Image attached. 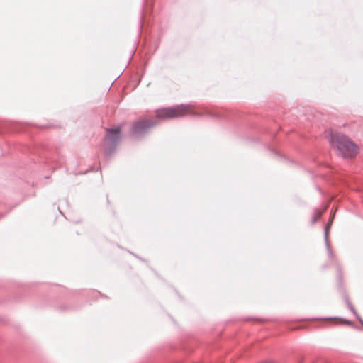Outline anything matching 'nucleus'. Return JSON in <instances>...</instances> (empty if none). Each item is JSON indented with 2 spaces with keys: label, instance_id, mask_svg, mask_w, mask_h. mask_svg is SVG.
<instances>
[{
  "label": "nucleus",
  "instance_id": "obj_1",
  "mask_svg": "<svg viewBox=\"0 0 363 363\" xmlns=\"http://www.w3.org/2000/svg\"><path fill=\"white\" fill-rule=\"evenodd\" d=\"M330 143L337 152L343 157H352L358 152L357 145L344 135L332 134Z\"/></svg>",
  "mask_w": 363,
  "mask_h": 363
},
{
  "label": "nucleus",
  "instance_id": "obj_2",
  "mask_svg": "<svg viewBox=\"0 0 363 363\" xmlns=\"http://www.w3.org/2000/svg\"><path fill=\"white\" fill-rule=\"evenodd\" d=\"M191 111L188 105L181 104L173 107L160 108L157 111V117L162 119H171L182 117Z\"/></svg>",
  "mask_w": 363,
  "mask_h": 363
},
{
  "label": "nucleus",
  "instance_id": "obj_3",
  "mask_svg": "<svg viewBox=\"0 0 363 363\" xmlns=\"http://www.w3.org/2000/svg\"><path fill=\"white\" fill-rule=\"evenodd\" d=\"M155 125V122L150 119L140 120L135 122L132 126L133 134H140L145 132L148 128Z\"/></svg>",
  "mask_w": 363,
  "mask_h": 363
},
{
  "label": "nucleus",
  "instance_id": "obj_4",
  "mask_svg": "<svg viewBox=\"0 0 363 363\" xmlns=\"http://www.w3.org/2000/svg\"><path fill=\"white\" fill-rule=\"evenodd\" d=\"M121 134V128L108 129L106 130V140L110 143H116L118 141Z\"/></svg>",
  "mask_w": 363,
  "mask_h": 363
},
{
  "label": "nucleus",
  "instance_id": "obj_5",
  "mask_svg": "<svg viewBox=\"0 0 363 363\" xmlns=\"http://www.w3.org/2000/svg\"><path fill=\"white\" fill-rule=\"evenodd\" d=\"M323 211L318 210L315 211L313 218V222H316L322 216Z\"/></svg>",
  "mask_w": 363,
  "mask_h": 363
},
{
  "label": "nucleus",
  "instance_id": "obj_6",
  "mask_svg": "<svg viewBox=\"0 0 363 363\" xmlns=\"http://www.w3.org/2000/svg\"><path fill=\"white\" fill-rule=\"evenodd\" d=\"M332 221H333V218H331V220H330V223H332ZM330 224H331V223H329V224H328V227H327V228H326V230H328V228H330Z\"/></svg>",
  "mask_w": 363,
  "mask_h": 363
}]
</instances>
